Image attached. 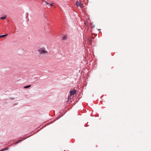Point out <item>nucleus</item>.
I'll use <instances>...</instances> for the list:
<instances>
[{
  "label": "nucleus",
  "instance_id": "obj_1",
  "mask_svg": "<svg viewBox=\"0 0 151 151\" xmlns=\"http://www.w3.org/2000/svg\"><path fill=\"white\" fill-rule=\"evenodd\" d=\"M40 54H47L48 52L46 50L45 48L42 47L39 49L38 50Z\"/></svg>",
  "mask_w": 151,
  "mask_h": 151
},
{
  "label": "nucleus",
  "instance_id": "obj_2",
  "mask_svg": "<svg viewBox=\"0 0 151 151\" xmlns=\"http://www.w3.org/2000/svg\"><path fill=\"white\" fill-rule=\"evenodd\" d=\"M76 6L77 7L80 6L81 7L82 6V4L80 1H77L76 3Z\"/></svg>",
  "mask_w": 151,
  "mask_h": 151
},
{
  "label": "nucleus",
  "instance_id": "obj_3",
  "mask_svg": "<svg viewBox=\"0 0 151 151\" xmlns=\"http://www.w3.org/2000/svg\"><path fill=\"white\" fill-rule=\"evenodd\" d=\"M70 95L72 96L75 94L76 93V91L75 90H72L70 91Z\"/></svg>",
  "mask_w": 151,
  "mask_h": 151
},
{
  "label": "nucleus",
  "instance_id": "obj_4",
  "mask_svg": "<svg viewBox=\"0 0 151 151\" xmlns=\"http://www.w3.org/2000/svg\"><path fill=\"white\" fill-rule=\"evenodd\" d=\"M6 17V15H4V16L1 17V19L4 20L5 19Z\"/></svg>",
  "mask_w": 151,
  "mask_h": 151
},
{
  "label": "nucleus",
  "instance_id": "obj_5",
  "mask_svg": "<svg viewBox=\"0 0 151 151\" xmlns=\"http://www.w3.org/2000/svg\"><path fill=\"white\" fill-rule=\"evenodd\" d=\"M7 34H6V35H0V38H1V37H5L7 36Z\"/></svg>",
  "mask_w": 151,
  "mask_h": 151
},
{
  "label": "nucleus",
  "instance_id": "obj_6",
  "mask_svg": "<svg viewBox=\"0 0 151 151\" xmlns=\"http://www.w3.org/2000/svg\"><path fill=\"white\" fill-rule=\"evenodd\" d=\"M67 38V36L66 35H64L63 37V40H65Z\"/></svg>",
  "mask_w": 151,
  "mask_h": 151
},
{
  "label": "nucleus",
  "instance_id": "obj_7",
  "mask_svg": "<svg viewBox=\"0 0 151 151\" xmlns=\"http://www.w3.org/2000/svg\"><path fill=\"white\" fill-rule=\"evenodd\" d=\"M30 86H31L30 85H29L24 86V88H28L30 87Z\"/></svg>",
  "mask_w": 151,
  "mask_h": 151
},
{
  "label": "nucleus",
  "instance_id": "obj_8",
  "mask_svg": "<svg viewBox=\"0 0 151 151\" xmlns=\"http://www.w3.org/2000/svg\"><path fill=\"white\" fill-rule=\"evenodd\" d=\"M44 2L45 4V5H47L49 4L46 1H43Z\"/></svg>",
  "mask_w": 151,
  "mask_h": 151
},
{
  "label": "nucleus",
  "instance_id": "obj_9",
  "mask_svg": "<svg viewBox=\"0 0 151 151\" xmlns=\"http://www.w3.org/2000/svg\"><path fill=\"white\" fill-rule=\"evenodd\" d=\"M21 141H22V140H19L18 142H17V143H16V144L18 143L19 142H21Z\"/></svg>",
  "mask_w": 151,
  "mask_h": 151
},
{
  "label": "nucleus",
  "instance_id": "obj_10",
  "mask_svg": "<svg viewBox=\"0 0 151 151\" xmlns=\"http://www.w3.org/2000/svg\"><path fill=\"white\" fill-rule=\"evenodd\" d=\"M44 16L45 17H47V15L46 14H44Z\"/></svg>",
  "mask_w": 151,
  "mask_h": 151
},
{
  "label": "nucleus",
  "instance_id": "obj_11",
  "mask_svg": "<svg viewBox=\"0 0 151 151\" xmlns=\"http://www.w3.org/2000/svg\"><path fill=\"white\" fill-rule=\"evenodd\" d=\"M49 4L50 6L52 5V4Z\"/></svg>",
  "mask_w": 151,
  "mask_h": 151
},
{
  "label": "nucleus",
  "instance_id": "obj_12",
  "mask_svg": "<svg viewBox=\"0 0 151 151\" xmlns=\"http://www.w3.org/2000/svg\"><path fill=\"white\" fill-rule=\"evenodd\" d=\"M5 150V149L2 150L1 151H4V150Z\"/></svg>",
  "mask_w": 151,
  "mask_h": 151
},
{
  "label": "nucleus",
  "instance_id": "obj_13",
  "mask_svg": "<svg viewBox=\"0 0 151 151\" xmlns=\"http://www.w3.org/2000/svg\"><path fill=\"white\" fill-rule=\"evenodd\" d=\"M69 99V97L68 98V99Z\"/></svg>",
  "mask_w": 151,
  "mask_h": 151
}]
</instances>
